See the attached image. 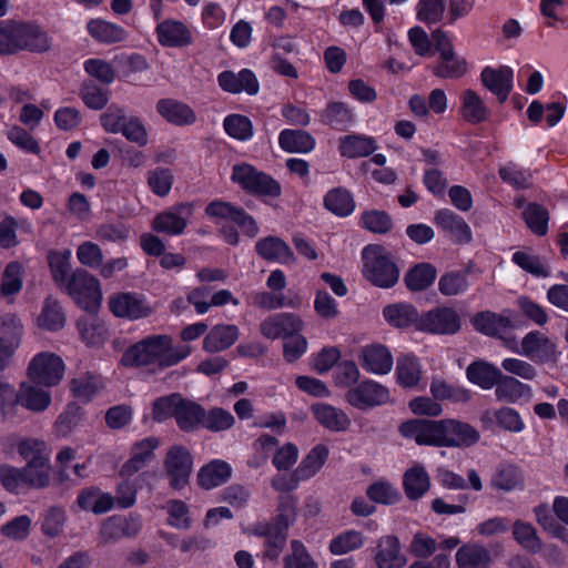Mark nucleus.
I'll list each match as a JSON object with an SVG mask.
<instances>
[{"label":"nucleus","mask_w":568,"mask_h":568,"mask_svg":"<svg viewBox=\"0 0 568 568\" xmlns=\"http://www.w3.org/2000/svg\"><path fill=\"white\" fill-rule=\"evenodd\" d=\"M397 381L403 387H414L422 377V368L416 357L410 355L402 356L397 359L396 366Z\"/></svg>","instance_id":"49"},{"label":"nucleus","mask_w":568,"mask_h":568,"mask_svg":"<svg viewBox=\"0 0 568 568\" xmlns=\"http://www.w3.org/2000/svg\"><path fill=\"white\" fill-rule=\"evenodd\" d=\"M513 537L519 546L532 554H537L542 549V541L530 523L516 520L513 524Z\"/></svg>","instance_id":"47"},{"label":"nucleus","mask_w":568,"mask_h":568,"mask_svg":"<svg viewBox=\"0 0 568 568\" xmlns=\"http://www.w3.org/2000/svg\"><path fill=\"white\" fill-rule=\"evenodd\" d=\"M322 120L334 129L344 130L353 122V113L345 103L331 102L323 111Z\"/></svg>","instance_id":"50"},{"label":"nucleus","mask_w":568,"mask_h":568,"mask_svg":"<svg viewBox=\"0 0 568 568\" xmlns=\"http://www.w3.org/2000/svg\"><path fill=\"white\" fill-rule=\"evenodd\" d=\"M231 178L234 183L240 184L250 193L272 197H277L281 194L280 183L251 164L234 165Z\"/></svg>","instance_id":"4"},{"label":"nucleus","mask_w":568,"mask_h":568,"mask_svg":"<svg viewBox=\"0 0 568 568\" xmlns=\"http://www.w3.org/2000/svg\"><path fill=\"white\" fill-rule=\"evenodd\" d=\"M523 483L520 470L514 465H501L494 473L490 484L494 488L510 491Z\"/></svg>","instance_id":"52"},{"label":"nucleus","mask_w":568,"mask_h":568,"mask_svg":"<svg viewBox=\"0 0 568 568\" xmlns=\"http://www.w3.org/2000/svg\"><path fill=\"white\" fill-rule=\"evenodd\" d=\"M204 213L217 225L227 222L236 224L250 237H254L258 233L255 220L242 207L235 206L230 202L215 200L206 205Z\"/></svg>","instance_id":"5"},{"label":"nucleus","mask_w":568,"mask_h":568,"mask_svg":"<svg viewBox=\"0 0 568 568\" xmlns=\"http://www.w3.org/2000/svg\"><path fill=\"white\" fill-rule=\"evenodd\" d=\"M346 402L355 408L366 409L389 402V390L374 381H364L349 388L345 394Z\"/></svg>","instance_id":"13"},{"label":"nucleus","mask_w":568,"mask_h":568,"mask_svg":"<svg viewBox=\"0 0 568 568\" xmlns=\"http://www.w3.org/2000/svg\"><path fill=\"white\" fill-rule=\"evenodd\" d=\"M194 213L192 202H181L156 214L152 221V227L158 233L168 235L182 234Z\"/></svg>","instance_id":"10"},{"label":"nucleus","mask_w":568,"mask_h":568,"mask_svg":"<svg viewBox=\"0 0 568 568\" xmlns=\"http://www.w3.org/2000/svg\"><path fill=\"white\" fill-rule=\"evenodd\" d=\"M399 432L418 445L446 447L442 420L412 419L403 423Z\"/></svg>","instance_id":"11"},{"label":"nucleus","mask_w":568,"mask_h":568,"mask_svg":"<svg viewBox=\"0 0 568 568\" xmlns=\"http://www.w3.org/2000/svg\"><path fill=\"white\" fill-rule=\"evenodd\" d=\"M234 424L235 418L229 410L214 407L209 412L204 410L201 426L211 432H223L232 428Z\"/></svg>","instance_id":"56"},{"label":"nucleus","mask_w":568,"mask_h":568,"mask_svg":"<svg viewBox=\"0 0 568 568\" xmlns=\"http://www.w3.org/2000/svg\"><path fill=\"white\" fill-rule=\"evenodd\" d=\"M403 485L407 498L417 500L428 491L430 478L423 466L415 465L405 471Z\"/></svg>","instance_id":"33"},{"label":"nucleus","mask_w":568,"mask_h":568,"mask_svg":"<svg viewBox=\"0 0 568 568\" xmlns=\"http://www.w3.org/2000/svg\"><path fill=\"white\" fill-rule=\"evenodd\" d=\"M64 288L74 303L88 312H93L101 305L102 291L100 282L85 270H75L64 285Z\"/></svg>","instance_id":"3"},{"label":"nucleus","mask_w":568,"mask_h":568,"mask_svg":"<svg viewBox=\"0 0 568 568\" xmlns=\"http://www.w3.org/2000/svg\"><path fill=\"white\" fill-rule=\"evenodd\" d=\"M494 386L497 399L505 403H515L530 393L528 385L513 376L504 375L501 372Z\"/></svg>","instance_id":"38"},{"label":"nucleus","mask_w":568,"mask_h":568,"mask_svg":"<svg viewBox=\"0 0 568 568\" xmlns=\"http://www.w3.org/2000/svg\"><path fill=\"white\" fill-rule=\"evenodd\" d=\"M255 248L260 256L267 261L291 263L295 260L288 245L275 236L258 240Z\"/></svg>","instance_id":"34"},{"label":"nucleus","mask_w":568,"mask_h":568,"mask_svg":"<svg viewBox=\"0 0 568 568\" xmlns=\"http://www.w3.org/2000/svg\"><path fill=\"white\" fill-rule=\"evenodd\" d=\"M363 366L374 374H387L393 367V357L383 345H372L363 349Z\"/></svg>","instance_id":"37"},{"label":"nucleus","mask_w":568,"mask_h":568,"mask_svg":"<svg viewBox=\"0 0 568 568\" xmlns=\"http://www.w3.org/2000/svg\"><path fill=\"white\" fill-rule=\"evenodd\" d=\"M467 275L468 273L466 271H454L443 274L438 282L439 292L445 296H454L464 293L469 286Z\"/></svg>","instance_id":"58"},{"label":"nucleus","mask_w":568,"mask_h":568,"mask_svg":"<svg viewBox=\"0 0 568 568\" xmlns=\"http://www.w3.org/2000/svg\"><path fill=\"white\" fill-rule=\"evenodd\" d=\"M500 369L486 361H475L468 365L466 376L468 381L483 389H490L500 375Z\"/></svg>","instance_id":"39"},{"label":"nucleus","mask_w":568,"mask_h":568,"mask_svg":"<svg viewBox=\"0 0 568 568\" xmlns=\"http://www.w3.org/2000/svg\"><path fill=\"white\" fill-rule=\"evenodd\" d=\"M204 408L197 403L180 397L175 420L180 429L183 432H192L196 429L203 420Z\"/></svg>","instance_id":"35"},{"label":"nucleus","mask_w":568,"mask_h":568,"mask_svg":"<svg viewBox=\"0 0 568 568\" xmlns=\"http://www.w3.org/2000/svg\"><path fill=\"white\" fill-rule=\"evenodd\" d=\"M88 33L98 42L113 44L123 42L128 38V32L119 24L103 19H91L87 23Z\"/></svg>","instance_id":"30"},{"label":"nucleus","mask_w":568,"mask_h":568,"mask_svg":"<svg viewBox=\"0 0 568 568\" xmlns=\"http://www.w3.org/2000/svg\"><path fill=\"white\" fill-rule=\"evenodd\" d=\"M435 223L458 244H467L473 239V233L466 221L449 209H443L435 213Z\"/></svg>","instance_id":"19"},{"label":"nucleus","mask_w":568,"mask_h":568,"mask_svg":"<svg viewBox=\"0 0 568 568\" xmlns=\"http://www.w3.org/2000/svg\"><path fill=\"white\" fill-rule=\"evenodd\" d=\"M520 355L537 364L556 363L560 352L556 339L539 331H531L520 342Z\"/></svg>","instance_id":"8"},{"label":"nucleus","mask_w":568,"mask_h":568,"mask_svg":"<svg viewBox=\"0 0 568 568\" xmlns=\"http://www.w3.org/2000/svg\"><path fill=\"white\" fill-rule=\"evenodd\" d=\"M159 42L164 47L180 48L192 43V32L181 21L164 20L156 27Z\"/></svg>","instance_id":"22"},{"label":"nucleus","mask_w":568,"mask_h":568,"mask_svg":"<svg viewBox=\"0 0 568 568\" xmlns=\"http://www.w3.org/2000/svg\"><path fill=\"white\" fill-rule=\"evenodd\" d=\"M10 405L13 402L20 403L23 407L32 412H43L51 403V395L36 385L21 384L19 392L14 390L13 399H8Z\"/></svg>","instance_id":"28"},{"label":"nucleus","mask_w":568,"mask_h":568,"mask_svg":"<svg viewBox=\"0 0 568 568\" xmlns=\"http://www.w3.org/2000/svg\"><path fill=\"white\" fill-rule=\"evenodd\" d=\"M364 542L365 537L363 534L351 529L334 537L331 540L328 548L333 555L339 556L362 548Z\"/></svg>","instance_id":"51"},{"label":"nucleus","mask_w":568,"mask_h":568,"mask_svg":"<svg viewBox=\"0 0 568 568\" xmlns=\"http://www.w3.org/2000/svg\"><path fill=\"white\" fill-rule=\"evenodd\" d=\"M22 266L18 262L9 263L1 276L0 295L11 296L22 288Z\"/></svg>","instance_id":"57"},{"label":"nucleus","mask_w":568,"mask_h":568,"mask_svg":"<svg viewBox=\"0 0 568 568\" xmlns=\"http://www.w3.org/2000/svg\"><path fill=\"white\" fill-rule=\"evenodd\" d=\"M160 442L156 437H146L131 447L130 458L122 465L120 475L130 478L142 470L153 458Z\"/></svg>","instance_id":"15"},{"label":"nucleus","mask_w":568,"mask_h":568,"mask_svg":"<svg viewBox=\"0 0 568 568\" xmlns=\"http://www.w3.org/2000/svg\"><path fill=\"white\" fill-rule=\"evenodd\" d=\"M376 149V141L364 135H347L341 139L339 143L341 154L349 159L367 156Z\"/></svg>","instance_id":"42"},{"label":"nucleus","mask_w":568,"mask_h":568,"mask_svg":"<svg viewBox=\"0 0 568 568\" xmlns=\"http://www.w3.org/2000/svg\"><path fill=\"white\" fill-rule=\"evenodd\" d=\"M65 324V315L60 303L53 297L45 298L41 314L38 317V325L48 331H59Z\"/></svg>","instance_id":"46"},{"label":"nucleus","mask_w":568,"mask_h":568,"mask_svg":"<svg viewBox=\"0 0 568 568\" xmlns=\"http://www.w3.org/2000/svg\"><path fill=\"white\" fill-rule=\"evenodd\" d=\"M108 305L112 314L119 318L136 321L151 316L153 306L139 293L120 292L109 296Z\"/></svg>","instance_id":"7"},{"label":"nucleus","mask_w":568,"mask_h":568,"mask_svg":"<svg viewBox=\"0 0 568 568\" xmlns=\"http://www.w3.org/2000/svg\"><path fill=\"white\" fill-rule=\"evenodd\" d=\"M303 321L293 313H280L264 320L260 325L261 334L268 339H286L293 333H300Z\"/></svg>","instance_id":"16"},{"label":"nucleus","mask_w":568,"mask_h":568,"mask_svg":"<svg viewBox=\"0 0 568 568\" xmlns=\"http://www.w3.org/2000/svg\"><path fill=\"white\" fill-rule=\"evenodd\" d=\"M223 126L226 133L236 140H248L253 135L252 122L241 114L227 115L224 119Z\"/></svg>","instance_id":"63"},{"label":"nucleus","mask_w":568,"mask_h":568,"mask_svg":"<svg viewBox=\"0 0 568 568\" xmlns=\"http://www.w3.org/2000/svg\"><path fill=\"white\" fill-rule=\"evenodd\" d=\"M471 323L476 331L488 336L498 337H501V334L511 326L508 317L489 311L477 313Z\"/></svg>","instance_id":"36"},{"label":"nucleus","mask_w":568,"mask_h":568,"mask_svg":"<svg viewBox=\"0 0 568 568\" xmlns=\"http://www.w3.org/2000/svg\"><path fill=\"white\" fill-rule=\"evenodd\" d=\"M63 373V361L50 352L36 355L28 367L30 379L48 387L59 384Z\"/></svg>","instance_id":"9"},{"label":"nucleus","mask_w":568,"mask_h":568,"mask_svg":"<svg viewBox=\"0 0 568 568\" xmlns=\"http://www.w3.org/2000/svg\"><path fill=\"white\" fill-rule=\"evenodd\" d=\"M17 450L26 459L27 464L49 463V454L45 443L36 438L21 439L17 444Z\"/></svg>","instance_id":"54"},{"label":"nucleus","mask_w":568,"mask_h":568,"mask_svg":"<svg viewBox=\"0 0 568 568\" xmlns=\"http://www.w3.org/2000/svg\"><path fill=\"white\" fill-rule=\"evenodd\" d=\"M436 275V267L430 263H419L408 270L404 280L409 291L420 292L434 283Z\"/></svg>","instance_id":"43"},{"label":"nucleus","mask_w":568,"mask_h":568,"mask_svg":"<svg viewBox=\"0 0 568 568\" xmlns=\"http://www.w3.org/2000/svg\"><path fill=\"white\" fill-rule=\"evenodd\" d=\"M217 81L220 87L230 93L245 91L248 94H255L258 91V82L254 73L247 69H243L239 73L223 71L219 74Z\"/></svg>","instance_id":"23"},{"label":"nucleus","mask_w":568,"mask_h":568,"mask_svg":"<svg viewBox=\"0 0 568 568\" xmlns=\"http://www.w3.org/2000/svg\"><path fill=\"white\" fill-rule=\"evenodd\" d=\"M417 328L432 334H455L460 328V318L450 307H437L420 316Z\"/></svg>","instance_id":"14"},{"label":"nucleus","mask_w":568,"mask_h":568,"mask_svg":"<svg viewBox=\"0 0 568 568\" xmlns=\"http://www.w3.org/2000/svg\"><path fill=\"white\" fill-rule=\"evenodd\" d=\"M236 325L219 324L212 327L203 339V348L209 353H219L230 348L239 338Z\"/></svg>","instance_id":"25"},{"label":"nucleus","mask_w":568,"mask_h":568,"mask_svg":"<svg viewBox=\"0 0 568 568\" xmlns=\"http://www.w3.org/2000/svg\"><path fill=\"white\" fill-rule=\"evenodd\" d=\"M433 73L442 79H457L467 71V62L455 52L439 55L438 62L432 68Z\"/></svg>","instance_id":"48"},{"label":"nucleus","mask_w":568,"mask_h":568,"mask_svg":"<svg viewBox=\"0 0 568 568\" xmlns=\"http://www.w3.org/2000/svg\"><path fill=\"white\" fill-rule=\"evenodd\" d=\"M430 393L436 400H453L457 403L468 402L469 390L448 384L444 379L434 378L430 383Z\"/></svg>","instance_id":"53"},{"label":"nucleus","mask_w":568,"mask_h":568,"mask_svg":"<svg viewBox=\"0 0 568 568\" xmlns=\"http://www.w3.org/2000/svg\"><path fill=\"white\" fill-rule=\"evenodd\" d=\"M385 320L394 327L404 328L410 325L417 327L419 316L417 310L407 303H396L386 306L383 311Z\"/></svg>","instance_id":"41"},{"label":"nucleus","mask_w":568,"mask_h":568,"mask_svg":"<svg viewBox=\"0 0 568 568\" xmlns=\"http://www.w3.org/2000/svg\"><path fill=\"white\" fill-rule=\"evenodd\" d=\"M527 226L537 235L542 236L548 231V212L541 205L531 203L523 212Z\"/></svg>","instance_id":"60"},{"label":"nucleus","mask_w":568,"mask_h":568,"mask_svg":"<svg viewBox=\"0 0 568 568\" xmlns=\"http://www.w3.org/2000/svg\"><path fill=\"white\" fill-rule=\"evenodd\" d=\"M24 487L43 488L50 483L49 463L27 464L22 468Z\"/></svg>","instance_id":"59"},{"label":"nucleus","mask_w":568,"mask_h":568,"mask_svg":"<svg viewBox=\"0 0 568 568\" xmlns=\"http://www.w3.org/2000/svg\"><path fill=\"white\" fill-rule=\"evenodd\" d=\"M79 333L89 346H100L108 336L105 325L98 320H81L78 322Z\"/></svg>","instance_id":"55"},{"label":"nucleus","mask_w":568,"mask_h":568,"mask_svg":"<svg viewBox=\"0 0 568 568\" xmlns=\"http://www.w3.org/2000/svg\"><path fill=\"white\" fill-rule=\"evenodd\" d=\"M513 70L506 65L498 69L486 67L480 74L483 85L495 94L501 103L507 100L513 89Z\"/></svg>","instance_id":"18"},{"label":"nucleus","mask_w":568,"mask_h":568,"mask_svg":"<svg viewBox=\"0 0 568 568\" xmlns=\"http://www.w3.org/2000/svg\"><path fill=\"white\" fill-rule=\"evenodd\" d=\"M361 225L369 232L385 234L390 231L393 222L385 211H365L361 216Z\"/></svg>","instance_id":"62"},{"label":"nucleus","mask_w":568,"mask_h":568,"mask_svg":"<svg viewBox=\"0 0 568 568\" xmlns=\"http://www.w3.org/2000/svg\"><path fill=\"white\" fill-rule=\"evenodd\" d=\"M363 260V274L373 285L388 288L398 282L399 270L381 246L366 247Z\"/></svg>","instance_id":"2"},{"label":"nucleus","mask_w":568,"mask_h":568,"mask_svg":"<svg viewBox=\"0 0 568 568\" xmlns=\"http://www.w3.org/2000/svg\"><path fill=\"white\" fill-rule=\"evenodd\" d=\"M23 336L21 321L12 315H3L0 320V351L13 356Z\"/></svg>","instance_id":"26"},{"label":"nucleus","mask_w":568,"mask_h":568,"mask_svg":"<svg viewBox=\"0 0 568 568\" xmlns=\"http://www.w3.org/2000/svg\"><path fill=\"white\" fill-rule=\"evenodd\" d=\"M446 447L471 446L479 439V433L469 424L456 419H442Z\"/></svg>","instance_id":"21"},{"label":"nucleus","mask_w":568,"mask_h":568,"mask_svg":"<svg viewBox=\"0 0 568 568\" xmlns=\"http://www.w3.org/2000/svg\"><path fill=\"white\" fill-rule=\"evenodd\" d=\"M70 257L71 252L69 250L64 252H51L48 255L52 278L59 285H65L69 281L68 274L71 268Z\"/></svg>","instance_id":"61"},{"label":"nucleus","mask_w":568,"mask_h":568,"mask_svg":"<svg viewBox=\"0 0 568 568\" xmlns=\"http://www.w3.org/2000/svg\"><path fill=\"white\" fill-rule=\"evenodd\" d=\"M324 206L333 214L343 217L353 213L355 202L346 189L335 187L326 193Z\"/></svg>","instance_id":"44"},{"label":"nucleus","mask_w":568,"mask_h":568,"mask_svg":"<svg viewBox=\"0 0 568 568\" xmlns=\"http://www.w3.org/2000/svg\"><path fill=\"white\" fill-rule=\"evenodd\" d=\"M191 353L187 345H173L170 335H150L126 349L122 362L126 366L153 367L163 369L176 365Z\"/></svg>","instance_id":"1"},{"label":"nucleus","mask_w":568,"mask_h":568,"mask_svg":"<svg viewBox=\"0 0 568 568\" xmlns=\"http://www.w3.org/2000/svg\"><path fill=\"white\" fill-rule=\"evenodd\" d=\"M232 476V467L222 459H214L204 465L197 473L199 485L206 490L225 484Z\"/></svg>","instance_id":"27"},{"label":"nucleus","mask_w":568,"mask_h":568,"mask_svg":"<svg viewBox=\"0 0 568 568\" xmlns=\"http://www.w3.org/2000/svg\"><path fill=\"white\" fill-rule=\"evenodd\" d=\"M460 114L463 119L470 124L485 122L489 118V110L484 100L471 89L462 93Z\"/></svg>","instance_id":"31"},{"label":"nucleus","mask_w":568,"mask_h":568,"mask_svg":"<svg viewBox=\"0 0 568 568\" xmlns=\"http://www.w3.org/2000/svg\"><path fill=\"white\" fill-rule=\"evenodd\" d=\"M315 419L331 432H345L351 426V419L345 412L328 404L312 406Z\"/></svg>","instance_id":"29"},{"label":"nucleus","mask_w":568,"mask_h":568,"mask_svg":"<svg viewBox=\"0 0 568 568\" xmlns=\"http://www.w3.org/2000/svg\"><path fill=\"white\" fill-rule=\"evenodd\" d=\"M458 568H488L491 556L487 548L479 544H466L456 552Z\"/></svg>","instance_id":"32"},{"label":"nucleus","mask_w":568,"mask_h":568,"mask_svg":"<svg viewBox=\"0 0 568 568\" xmlns=\"http://www.w3.org/2000/svg\"><path fill=\"white\" fill-rule=\"evenodd\" d=\"M158 113L168 122L183 126L193 124L195 112L185 103L173 99H161L156 103Z\"/></svg>","instance_id":"24"},{"label":"nucleus","mask_w":568,"mask_h":568,"mask_svg":"<svg viewBox=\"0 0 568 568\" xmlns=\"http://www.w3.org/2000/svg\"><path fill=\"white\" fill-rule=\"evenodd\" d=\"M328 457V448L323 445H316L311 452L304 457L298 467L296 468V476L304 480L316 475L323 465L326 463Z\"/></svg>","instance_id":"45"},{"label":"nucleus","mask_w":568,"mask_h":568,"mask_svg":"<svg viewBox=\"0 0 568 568\" xmlns=\"http://www.w3.org/2000/svg\"><path fill=\"white\" fill-rule=\"evenodd\" d=\"M252 534L265 538L263 558L275 561L280 558L287 541V530L272 526L267 523H257Z\"/></svg>","instance_id":"17"},{"label":"nucleus","mask_w":568,"mask_h":568,"mask_svg":"<svg viewBox=\"0 0 568 568\" xmlns=\"http://www.w3.org/2000/svg\"><path fill=\"white\" fill-rule=\"evenodd\" d=\"M8 54L20 50L45 51L50 43L47 34L39 27L8 21Z\"/></svg>","instance_id":"6"},{"label":"nucleus","mask_w":568,"mask_h":568,"mask_svg":"<svg viewBox=\"0 0 568 568\" xmlns=\"http://www.w3.org/2000/svg\"><path fill=\"white\" fill-rule=\"evenodd\" d=\"M285 568H317L316 562L300 540L291 541V554L284 558Z\"/></svg>","instance_id":"64"},{"label":"nucleus","mask_w":568,"mask_h":568,"mask_svg":"<svg viewBox=\"0 0 568 568\" xmlns=\"http://www.w3.org/2000/svg\"><path fill=\"white\" fill-rule=\"evenodd\" d=\"M280 146L291 153H307L315 146L314 138L303 130H283L278 136Z\"/></svg>","instance_id":"40"},{"label":"nucleus","mask_w":568,"mask_h":568,"mask_svg":"<svg viewBox=\"0 0 568 568\" xmlns=\"http://www.w3.org/2000/svg\"><path fill=\"white\" fill-rule=\"evenodd\" d=\"M375 562L377 568H403L406 565V557L400 550L397 537L387 535L378 539Z\"/></svg>","instance_id":"20"},{"label":"nucleus","mask_w":568,"mask_h":568,"mask_svg":"<svg viewBox=\"0 0 568 568\" xmlns=\"http://www.w3.org/2000/svg\"><path fill=\"white\" fill-rule=\"evenodd\" d=\"M164 468L170 478V486L176 490L184 488L193 469L192 455L183 446L171 447L164 459Z\"/></svg>","instance_id":"12"}]
</instances>
